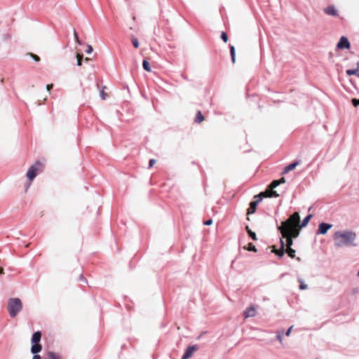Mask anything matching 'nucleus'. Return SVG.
I'll return each instance as SVG.
<instances>
[{"label": "nucleus", "mask_w": 359, "mask_h": 359, "mask_svg": "<svg viewBox=\"0 0 359 359\" xmlns=\"http://www.w3.org/2000/svg\"><path fill=\"white\" fill-rule=\"evenodd\" d=\"M299 214L297 212H294L290 217L283 222L281 225L278 227L281 233L283 238L286 239L287 248H291L293 244L292 238H297L300 231L297 226L299 224Z\"/></svg>", "instance_id": "obj_1"}, {"label": "nucleus", "mask_w": 359, "mask_h": 359, "mask_svg": "<svg viewBox=\"0 0 359 359\" xmlns=\"http://www.w3.org/2000/svg\"><path fill=\"white\" fill-rule=\"evenodd\" d=\"M356 233L351 229L337 231L333 235L334 246L337 248L356 246Z\"/></svg>", "instance_id": "obj_2"}, {"label": "nucleus", "mask_w": 359, "mask_h": 359, "mask_svg": "<svg viewBox=\"0 0 359 359\" xmlns=\"http://www.w3.org/2000/svg\"><path fill=\"white\" fill-rule=\"evenodd\" d=\"M7 309L10 316L15 318L22 309V301L17 297L9 299Z\"/></svg>", "instance_id": "obj_3"}, {"label": "nucleus", "mask_w": 359, "mask_h": 359, "mask_svg": "<svg viewBox=\"0 0 359 359\" xmlns=\"http://www.w3.org/2000/svg\"><path fill=\"white\" fill-rule=\"evenodd\" d=\"M41 168V163L39 162H36L32 165H31L26 174L27 179L28 180V182H27L25 184V190L27 191L30 185L32 182L34 180V178L36 177V175L39 173L40 170Z\"/></svg>", "instance_id": "obj_4"}, {"label": "nucleus", "mask_w": 359, "mask_h": 359, "mask_svg": "<svg viewBox=\"0 0 359 359\" xmlns=\"http://www.w3.org/2000/svg\"><path fill=\"white\" fill-rule=\"evenodd\" d=\"M351 48V43L348 38L342 36L340 37L339 41L337 43L336 48L337 50L349 49Z\"/></svg>", "instance_id": "obj_5"}, {"label": "nucleus", "mask_w": 359, "mask_h": 359, "mask_svg": "<svg viewBox=\"0 0 359 359\" xmlns=\"http://www.w3.org/2000/svg\"><path fill=\"white\" fill-rule=\"evenodd\" d=\"M279 196V194L276 191H273V189H271L270 186L269 188L262 193H260L258 196H255V197H259L261 199L263 197H278Z\"/></svg>", "instance_id": "obj_6"}, {"label": "nucleus", "mask_w": 359, "mask_h": 359, "mask_svg": "<svg viewBox=\"0 0 359 359\" xmlns=\"http://www.w3.org/2000/svg\"><path fill=\"white\" fill-rule=\"evenodd\" d=\"M323 11L325 14H327L328 15L334 16V17H337L339 15L338 10L333 5L327 6L326 8H324Z\"/></svg>", "instance_id": "obj_7"}, {"label": "nucleus", "mask_w": 359, "mask_h": 359, "mask_svg": "<svg viewBox=\"0 0 359 359\" xmlns=\"http://www.w3.org/2000/svg\"><path fill=\"white\" fill-rule=\"evenodd\" d=\"M332 227V225L327 223H320L318 226V234L324 235L327 233L328 230Z\"/></svg>", "instance_id": "obj_8"}, {"label": "nucleus", "mask_w": 359, "mask_h": 359, "mask_svg": "<svg viewBox=\"0 0 359 359\" xmlns=\"http://www.w3.org/2000/svg\"><path fill=\"white\" fill-rule=\"evenodd\" d=\"M196 349L197 347L195 346L188 347L186 349L184 355L182 356L181 359H189L193 355L194 353L196 351Z\"/></svg>", "instance_id": "obj_9"}, {"label": "nucleus", "mask_w": 359, "mask_h": 359, "mask_svg": "<svg viewBox=\"0 0 359 359\" xmlns=\"http://www.w3.org/2000/svg\"><path fill=\"white\" fill-rule=\"evenodd\" d=\"M257 311L254 306H250L246 309L244 311V316L245 318H252L256 316Z\"/></svg>", "instance_id": "obj_10"}, {"label": "nucleus", "mask_w": 359, "mask_h": 359, "mask_svg": "<svg viewBox=\"0 0 359 359\" xmlns=\"http://www.w3.org/2000/svg\"><path fill=\"white\" fill-rule=\"evenodd\" d=\"M312 217V215H307L302 221V223H300V218L299 219V224L297 226V228H298L299 230L301 228H304L305 226H307V224H309L311 218Z\"/></svg>", "instance_id": "obj_11"}, {"label": "nucleus", "mask_w": 359, "mask_h": 359, "mask_svg": "<svg viewBox=\"0 0 359 359\" xmlns=\"http://www.w3.org/2000/svg\"><path fill=\"white\" fill-rule=\"evenodd\" d=\"M280 250H276L274 248L273 252L275 254H276L278 256H279L280 257H282L283 256V255H284L285 243H284V241H283V238H281L280 240Z\"/></svg>", "instance_id": "obj_12"}, {"label": "nucleus", "mask_w": 359, "mask_h": 359, "mask_svg": "<svg viewBox=\"0 0 359 359\" xmlns=\"http://www.w3.org/2000/svg\"><path fill=\"white\" fill-rule=\"evenodd\" d=\"M276 333V339L279 341L281 346L283 347L284 346V343H283L284 330L283 329L278 330Z\"/></svg>", "instance_id": "obj_13"}, {"label": "nucleus", "mask_w": 359, "mask_h": 359, "mask_svg": "<svg viewBox=\"0 0 359 359\" xmlns=\"http://www.w3.org/2000/svg\"><path fill=\"white\" fill-rule=\"evenodd\" d=\"M261 201V198H259V200L257 201H252L250 203V208H248V214H252L255 212V210H256V208H257V204Z\"/></svg>", "instance_id": "obj_14"}, {"label": "nucleus", "mask_w": 359, "mask_h": 359, "mask_svg": "<svg viewBox=\"0 0 359 359\" xmlns=\"http://www.w3.org/2000/svg\"><path fill=\"white\" fill-rule=\"evenodd\" d=\"M41 334L40 332H36L33 334L32 337V344H39L41 340Z\"/></svg>", "instance_id": "obj_15"}, {"label": "nucleus", "mask_w": 359, "mask_h": 359, "mask_svg": "<svg viewBox=\"0 0 359 359\" xmlns=\"http://www.w3.org/2000/svg\"><path fill=\"white\" fill-rule=\"evenodd\" d=\"M42 349V346L39 344H32L31 347V352L33 354H36L39 353Z\"/></svg>", "instance_id": "obj_16"}, {"label": "nucleus", "mask_w": 359, "mask_h": 359, "mask_svg": "<svg viewBox=\"0 0 359 359\" xmlns=\"http://www.w3.org/2000/svg\"><path fill=\"white\" fill-rule=\"evenodd\" d=\"M285 179L284 177H282L280 180H274L271 182V184H270V188L271 189H275L276 187H277L279 184H283V183H285Z\"/></svg>", "instance_id": "obj_17"}, {"label": "nucleus", "mask_w": 359, "mask_h": 359, "mask_svg": "<svg viewBox=\"0 0 359 359\" xmlns=\"http://www.w3.org/2000/svg\"><path fill=\"white\" fill-rule=\"evenodd\" d=\"M297 165H298V163L295 162V163H292L290 164L289 165L286 166L284 170V173H287L290 171L294 170L297 167Z\"/></svg>", "instance_id": "obj_18"}, {"label": "nucleus", "mask_w": 359, "mask_h": 359, "mask_svg": "<svg viewBox=\"0 0 359 359\" xmlns=\"http://www.w3.org/2000/svg\"><path fill=\"white\" fill-rule=\"evenodd\" d=\"M142 67L144 68V69L148 72H151V65L149 64V62L146 60H144L143 62H142Z\"/></svg>", "instance_id": "obj_19"}, {"label": "nucleus", "mask_w": 359, "mask_h": 359, "mask_svg": "<svg viewBox=\"0 0 359 359\" xmlns=\"http://www.w3.org/2000/svg\"><path fill=\"white\" fill-rule=\"evenodd\" d=\"M48 359H61V356L55 352L49 351L48 353Z\"/></svg>", "instance_id": "obj_20"}, {"label": "nucleus", "mask_w": 359, "mask_h": 359, "mask_svg": "<svg viewBox=\"0 0 359 359\" xmlns=\"http://www.w3.org/2000/svg\"><path fill=\"white\" fill-rule=\"evenodd\" d=\"M231 60L233 63H235L236 62V52H235V48L234 46H231Z\"/></svg>", "instance_id": "obj_21"}, {"label": "nucleus", "mask_w": 359, "mask_h": 359, "mask_svg": "<svg viewBox=\"0 0 359 359\" xmlns=\"http://www.w3.org/2000/svg\"><path fill=\"white\" fill-rule=\"evenodd\" d=\"M286 252L292 258H294L295 257V250H293L292 248H287L286 249Z\"/></svg>", "instance_id": "obj_22"}, {"label": "nucleus", "mask_w": 359, "mask_h": 359, "mask_svg": "<svg viewBox=\"0 0 359 359\" xmlns=\"http://www.w3.org/2000/svg\"><path fill=\"white\" fill-rule=\"evenodd\" d=\"M131 40H132V43H133V46L135 48H139L140 43H139V41H138L137 39L135 38L134 36H131Z\"/></svg>", "instance_id": "obj_23"}, {"label": "nucleus", "mask_w": 359, "mask_h": 359, "mask_svg": "<svg viewBox=\"0 0 359 359\" xmlns=\"http://www.w3.org/2000/svg\"><path fill=\"white\" fill-rule=\"evenodd\" d=\"M76 59H77V65L78 66H81V61H82V58H83V55L80 53H77L76 55Z\"/></svg>", "instance_id": "obj_24"}, {"label": "nucleus", "mask_w": 359, "mask_h": 359, "mask_svg": "<svg viewBox=\"0 0 359 359\" xmlns=\"http://www.w3.org/2000/svg\"><path fill=\"white\" fill-rule=\"evenodd\" d=\"M293 325H291L288 329L285 332H284V334L286 336V337H290V334H291V332H292V330L293 329Z\"/></svg>", "instance_id": "obj_25"}, {"label": "nucleus", "mask_w": 359, "mask_h": 359, "mask_svg": "<svg viewBox=\"0 0 359 359\" xmlns=\"http://www.w3.org/2000/svg\"><path fill=\"white\" fill-rule=\"evenodd\" d=\"M346 74L349 76L351 75H354V74H358V71L357 70H355V69H348L346 71Z\"/></svg>", "instance_id": "obj_26"}, {"label": "nucleus", "mask_w": 359, "mask_h": 359, "mask_svg": "<svg viewBox=\"0 0 359 359\" xmlns=\"http://www.w3.org/2000/svg\"><path fill=\"white\" fill-rule=\"evenodd\" d=\"M74 39L76 40V42L78 43V44H81V41H80L79 36H78V34L76 33V32L74 30Z\"/></svg>", "instance_id": "obj_27"}, {"label": "nucleus", "mask_w": 359, "mask_h": 359, "mask_svg": "<svg viewBox=\"0 0 359 359\" xmlns=\"http://www.w3.org/2000/svg\"><path fill=\"white\" fill-rule=\"evenodd\" d=\"M249 236L254 240V241H256L257 240V236H256V233L252 231H249Z\"/></svg>", "instance_id": "obj_28"}, {"label": "nucleus", "mask_w": 359, "mask_h": 359, "mask_svg": "<svg viewBox=\"0 0 359 359\" xmlns=\"http://www.w3.org/2000/svg\"><path fill=\"white\" fill-rule=\"evenodd\" d=\"M100 96L101 97L102 100H104L106 99V97H107V93H105L104 92V90H102V91H100Z\"/></svg>", "instance_id": "obj_29"}, {"label": "nucleus", "mask_w": 359, "mask_h": 359, "mask_svg": "<svg viewBox=\"0 0 359 359\" xmlns=\"http://www.w3.org/2000/svg\"><path fill=\"white\" fill-rule=\"evenodd\" d=\"M221 38L222 39V40L224 41V42H227L228 41V36L226 35V33L224 32H222V35H221Z\"/></svg>", "instance_id": "obj_30"}, {"label": "nucleus", "mask_w": 359, "mask_h": 359, "mask_svg": "<svg viewBox=\"0 0 359 359\" xmlns=\"http://www.w3.org/2000/svg\"><path fill=\"white\" fill-rule=\"evenodd\" d=\"M93 50V47L90 45L88 44L87 45L86 53L87 54H90V53H92Z\"/></svg>", "instance_id": "obj_31"}, {"label": "nucleus", "mask_w": 359, "mask_h": 359, "mask_svg": "<svg viewBox=\"0 0 359 359\" xmlns=\"http://www.w3.org/2000/svg\"><path fill=\"white\" fill-rule=\"evenodd\" d=\"M248 250L250 251H256V248L255 245H253L252 243L249 244V247L248 248Z\"/></svg>", "instance_id": "obj_32"}, {"label": "nucleus", "mask_w": 359, "mask_h": 359, "mask_svg": "<svg viewBox=\"0 0 359 359\" xmlns=\"http://www.w3.org/2000/svg\"><path fill=\"white\" fill-rule=\"evenodd\" d=\"M352 103L355 107H358L359 105V100L353 98L352 99Z\"/></svg>", "instance_id": "obj_33"}, {"label": "nucleus", "mask_w": 359, "mask_h": 359, "mask_svg": "<svg viewBox=\"0 0 359 359\" xmlns=\"http://www.w3.org/2000/svg\"><path fill=\"white\" fill-rule=\"evenodd\" d=\"M307 287H307V285H306V284H305V283H303V282H301V284H300V285H299V289H300V290H306V289H307Z\"/></svg>", "instance_id": "obj_34"}, {"label": "nucleus", "mask_w": 359, "mask_h": 359, "mask_svg": "<svg viewBox=\"0 0 359 359\" xmlns=\"http://www.w3.org/2000/svg\"><path fill=\"white\" fill-rule=\"evenodd\" d=\"M203 120V116L201 115V114H198V116L196 117V121L201 122Z\"/></svg>", "instance_id": "obj_35"}, {"label": "nucleus", "mask_w": 359, "mask_h": 359, "mask_svg": "<svg viewBox=\"0 0 359 359\" xmlns=\"http://www.w3.org/2000/svg\"><path fill=\"white\" fill-rule=\"evenodd\" d=\"M156 163V160L155 159H151L149 161V168H151L154 164Z\"/></svg>", "instance_id": "obj_36"}, {"label": "nucleus", "mask_w": 359, "mask_h": 359, "mask_svg": "<svg viewBox=\"0 0 359 359\" xmlns=\"http://www.w3.org/2000/svg\"><path fill=\"white\" fill-rule=\"evenodd\" d=\"M212 224V219H208L204 222L205 225L209 226Z\"/></svg>", "instance_id": "obj_37"}, {"label": "nucleus", "mask_w": 359, "mask_h": 359, "mask_svg": "<svg viewBox=\"0 0 359 359\" xmlns=\"http://www.w3.org/2000/svg\"><path fill=\"white\" fill-rule=\"evenodd\" d=\"M32 57H33V59L36 61V62H39L40 60V58L39 56L36 55H33L32 54Z\"/></svg>", "instance_id": "obj_38"}, {"label": "nucleus", "mask_w": 359, "mask_h": 359, "mask_svg": "<svg viewBox=\"0 0 359 359\" xmlns=\"http://www.w3.org/2000/svg\"><path fill=\"white\" fill-rule=\"evenodd\" d=\"M52 88H53V84H48V85L46 86V90H47L48 91H50V89H51Z\"/></svg>", "instance_id": "obj_39"}, {"label": "nucleus", "mask_w": 359, "mask_h": 359, "mask_svg": "<svg viewBox=\"0 0 359 359\" xmlns=\"http://www.w3.org/2000/svg\"><path fill=\"white\" fill-rule=\"evenodd\" d=\"M32 359H41V356L39 355H38L37 353H36V354H34Z\"/></svg>", "instance_id": "obj_40"}, {"label": "nucleus", "mask_w": 359, "mask_h": 359, "mask_svg": "<svg viewBox=\"0 0 359 359\" xmlns=\"http://www.w3.org/2000/svg\"><path fill=\"white\" fill-rule=\"evenodd\" d=\"M4 273V269L0 267V274H3Z\"/></svg>", "instance_id": "obj_41"}, {"label": "nucleus", "mask_w": 359, "mask_h": 359, "mask_svg": "<svg viewBox=\"0 0 359 359\" xmlns=\"http://www.w3.org/2000/svg\"><path fill=\"white\" fill-rule=\"evenodd\" d=\"M246 230H247V231H248V233H249V231H251V230L249 229V227H248V226H246Z\"/></svg>", "instance_id": "obj_42"}, {"label": "nucleus", "mask_w": 359, "mask_h": 359, "mask_svg": "<svg viewBox=\"0 0 359 359\" xmlns=\"http://www.w3.org/2000/svg\"><path fill=\"white\" fill-rule=\"evenodd\" d=\"M85 60H86V61H88V60H89V58L86 57V58H85Z\"/></svg>", "instance_id": "obj_43"}, {"label": "nucleus", "mask_w": 359, "mask_h": 359, "mask_svg": "<svg viewBox=\"0 0 359 359\" xmlns=\"http://www.w3.org/2000/svg\"><path fill=\"white\" fill-rule=\"evenodd\" d=\"M357 275H358V276L359 277V271H358V274H357Z\"/></svg>", "instance_id": "obj_44"}, {"label": "nucleus", "mask_w": 359, "mask_h": 359, "mask_svg": "<svg viewBox=\"0 0 359 359\" xmlns=\"http://www.w3.org/2000/svg\"><path fill=\"white\" fill-rule=\"evenodd\" d=\"M357 76L359 77V72L357 74Z\"/></svg>", "instance_id": "obj_45"}]
</instances>
